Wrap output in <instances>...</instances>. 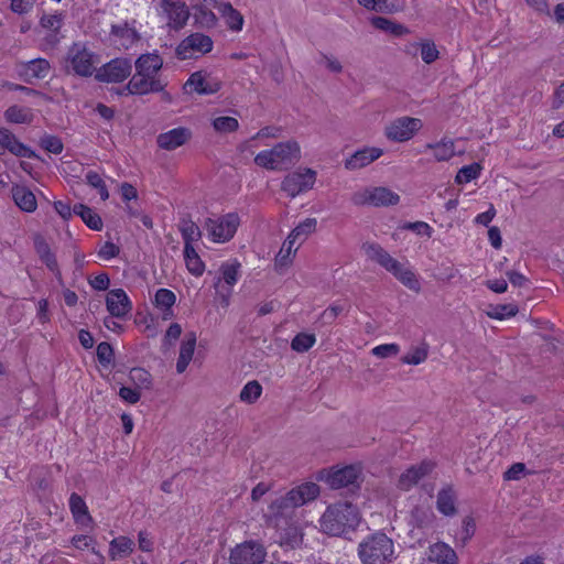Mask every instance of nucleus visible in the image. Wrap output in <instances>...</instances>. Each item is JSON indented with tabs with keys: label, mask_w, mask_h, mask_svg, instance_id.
<instances>
[{
	"label": "nucleus",
	"mask_w": 564,
	"mask_h": 564,
	"mask_svg": "<svg viewBox=\"0 0 564 564\" xmlns=\"http://www.w3.org/2000/svg\"><path fill=\"white\" fill-rule=\"evenodd\" d=\"M297 240L295 239H292V237L288 236V238L285 239V241L283 242L280 251L278 252L276 257H275V268L278 270H282L284 268H288L292 261H293V258L299 249V246H295V242Z\"/></svg>",
	"instance_id": "obj_31"
},
{
	"label": "nucleus",
	"mask_w": 564,
	"mask_h": 564,
	"mask_svg": "<svg viewBox=\"0 0 564 564\" xmlns=\"http://www.w3.org/2000/svg\"><path fill=\"white\" fill-rule=\"evenodd\" d=\"M69 509L76 523L88 527L93 522V518L88 512V508L84 499L73 492L69 497Z\"/></svg>",
	"instance_id": "obj_28"
},
{
	"label": "nucleus",
	"mask_w": 564,
	"mask_h": 564,
	"mask_svg": "<svg viewBox=\"0 0 564 564\" xmlns=\"http://www.w3.org/2000/svg\"><path fill=\"white\" fill-rule=\"evenodd\" d=\"M106 306L111 317L117 318H124L132 310V303L122 289H113L108 292Z\"/></svg>",
	"instance_id": "obj_18"
},
{
	"label": "nucleus",
	"mask_w": 564,
	"mask_h": 564,
	"mask_svg": "<svg viewBox=\"0 0 564 564\" xmlns=\"http://www.w3.org/2000/svg\"><path fill=\"white\" fill-rule=\"evenodd\" d=\"M41 147L53 154H59L64 149L62 140L55 135H44L41 139Z\"/></svg>",
	"instance_id": "obj_56"
},
{
	"label": "nucleus",
	"mask_w": 564,
	"mask_h": 564,
	"mask_svg": "<svg viewBox=\"0 0 564 564\" xmlns=\"http://www.w3.org/2000/svg\"><path fill=\"white\" fill-rule=\"evenodd\" d=\"M267 556L265 547L256 541L237 544L230 552V564H263Z\"/></svg>",
	"instance_id": "obj_12"
},
{
	"label": "nucleus",
	"mask_w": 564,
	"mask_h": 564,
	"mask_svg": "<svg viewBox=\"0 0 564 564\" xmlns=\"http://www.w3.org/2000/svg\"><path fill=\"white\" fill-rule=\"evenodd\" d=\"M180 230L184 241V248H194L193 243L202 237L199 227L192 220H183Z\"/></svg>",
	"instance_id": "obj_39"
},
{
	"label": "nucleus",
	"mask_w": 564,
	"mask_h": 564,
	"mask_svg": "<svg viewBox=\"0 0 564 564\" xmlns=\"http://www.w3.org/2000/svg\"><path fill=\"white\" fill-rule=\"evenodd\" d=\"M97 358L98 361L107 367L113 361V349L107 341H102L97 346Z\"/></svg>",
	"instance_id": "obj_57"
},
{
	"label": "nucleus",
	"mask_w": 564,
	"mask_h": 564,
	"mask_svg": "<svg viewBox=\"0 0 564 564\" xmlns=\"http://www.w3.org/2000/svg\"><path fill=\"white\" fill-rule=\"evenodd\" d=\"M399 195L386 187L366 188L352 195L356 205L389 206L399 202Z\"/></svg>",
	"instance_id": "obj_16"
},
{
	"label": "nucleus",
	"mask_w": 564,
	"mask_h": 564,
	"mask_svg": "<svg viewBox=\"0 0 564 564\" xmlns=\"http://www.w3.org/2000/svg\"><path fill=\"white\" fill-rule=\"evenodd\" d=\"M219 10L231 30L240 31L242 29L243 18L230 3H221Z\"/></svg>",
	"instance_id": "obj_41"
},
{
	"label": "nucleus",
	"mask_w": 564,
	"mask_h": 564,
	"mask_svg": "<svg viewBox=\"0 0 564 564\" xmlns=\"http://www.w3.org/2000/svg\"><path fill=\"white\" fill-rule=\"evenodd\" d=\"M220 82L207 76L203 72L193 73L184 86L185 89L189 91H195L199 95L216 94L220 89Z\"/></svg>",
	"instance_id": "obj_20"
},
{
	"label": "nucleus",
	"mask_w": 564,
	"mask_h": 564,
	"mask_svg": "<svg viewBox=\"0 0 564 564\" xmlns=\"http://www.w3.org/2000/svg\"><path fill=\"white\" fill-rule=\"evenodd\" d=\"M423 127L421 119L411 117H400L384 128L387 139L394 142H405L411 140Z\"/></svg>",
	"instance_id": "obj_11"
},
{
	"label": "nucleus",
	"mask_w": 564,
	"mask_h": 564,
	"mask_svg": "<svg viewBox=\"0 0 564 564\" xmlns=\"http://www.w3.org/2000/svg\"><path fill=\"white\" fill-rule=\"evenodd\" d=\"M120 252V249L117 245L113 242L107 241L104 243V246L99 249L98 256L104 260H110L112 258H116Z\"/></svg>",
	"instance_id": "obj_64"
},
{
	"label": "nucleus",
	"mask_w": 564,
	"mask_h": 564,
	"mask_svg": "<svg viewBox=\"0 0 564 564\" xmlns=\"http://www.w3.org/2000/svg\"><path fill=\"white\" fill-rule=\"evenodd\" d=\"M429 356L427 345L423 344L419 347L413 348L408 354L402 356L401 361L405 365H420L426 360Z\"/></svg>",
	"instance_id": "obj_49"
},
{
	"label": "nucleus",
	"mask_w": 564,
	"mask_h": 564,
	"mask_svg": "<svg viewBox=\"0 0 564 564\" xmlns=\"http://www.w3.org/2000/svg\"><path fill=\"white\" fill-rule=\"evenodd\" d=\"M10 9L12 12L23 15L29 13L33 8L32 0H10Z\"/></svg>",
	"instance_id": "obj_62"
},
{
	"label": "nucleus",
	"mask_w": 564,
	"mask_h": 564,
	"mask_svg": "<svg viewBox=\"0 0 564 564\" xmlns=\"http://www.w3.org/2000/svg\"><path fill=\"white\" fill-rule=\"evenodd\" d=\"M434 468V463L431 460H423L419 465L411 466L399 477L398 487L402 490H410L423 477L429 475Z\"/></svg>",
	"instance_id": "obj_21"
},
{
	"label": "nucleus",
	"mask_w": 564,
	"mask_h": 564,
	"mask_svg": "<svg viewBox=\"0 0 564 564\" xmlns=\"http://www.w3.org/2000/svg\"><path fill=\"white\" fill-rule=\"evenodd\" d=\"M476 523L474 518L465 517L463 520L462 529L458 533V538L463 544H466L475 534Z\"/></svg>",
	"instance_id": "obj_59"
},
{
	"label": "nucleus",
	"mask_w": 564,
	"mask_h": 564,
	"mask_svg": "<svg viewBox=\"0 0 564 564\" xmlns=\"http://www.w3.org/2000/svg\"><path fill=\"white\" fill-rule=\"evenodd\" d=\"M4 150H8L10 153L21 158L31 159L34 156V152L30 148L21 143L11 131L4 128H0L1 153Z\"/></svg>",
	"instance_id": "obj_24"
},
{
	"label": "nucleus",
	"mask_w": 564,
	"mask_h": 564,
	"mask_svg": "<svg viewBox=\"0 0 564 564\" xmlns=\"http://www.w3.org/2000/svg\"><path fill=\"white\" fill-rule=\"evenodd\" d=\"M25 74L32 78L43 79L51 70V65L45 58H34L24 65Z\"/></svg>",
	"instance_id": "obj_38"
},
{
	"label": "nucleus",
	"mask_w": 564,
	"mask_h": 564,
	"mask_svg": "<svg viewBox=\"0 0 564 564\" xmlns=\"http://www.w3.org/2000/svg\"><path fill=\"white\" fill-rule=\"evenodd\" d=\"M196 334L194 332L186 334L180 347V355L176 361L177 373H183L188 367L196 347Z\"/></svg>",
	"instance_id": "obj_26"
},
{
	"label": "nucleus",
	"mask_w": 564,
	"mask_h": 564,
	"mask_svg": "<svg viewBox=\"0 0 564 564\" xmlns=\"http://www.w3.org/2000/svg\"><path fill=\"white\" fill-rule=\"evenodd\" d=\"M262 393V387L257 380L249 381L240 391V400L246 403H254Z\"/></svg>",
	"instance_id": "obj_50"
},
{
	"label": "nucleus",
	"mask_w": 564,
	"mask_h": 564,
	"mask_svg": "<svg viewBox=\"0 0 564 564\" xmlns=\"http://www.w3.org/2000/svg\"><path fill=\"white\" fill-rule=\"evenodd\" d=\"M316 343L313 334L300 333L291 341V348L296 352H305Z\"/></svg>",
	"instance_id": "obj_51"
},
{
	"label": "nucleus",
	"mask_w": 564,
	"mask_h": 564,
	"mask_svg": "<svg viewBox=\"0 0 564 564\" xmlns=\"http://www.w3.org/2000/svg\"><path fill=\"white\" fill-rule=\"evenodd\" d=\"M319 495V487L314 482H306L291 489L286 495L271 501L267 513L269 525L278 530H288L296 533L294 513L296 508L314 500Z\"/></svg>",
	"instance_id": "obj_1"
},
{
	"label": "nucleus",
	"mask_w": 564,
	"mask_h": 564,
	"mask_svg": "<svg viewBox=\"0 0 564 564\" xmlns=\"http://www.w3.org/2000/svg\"><path fill=\"white\" fill-rule=\"evenodd\" d=\"M98 55L93 52L84 42L72 43L66 51L64 64L67 73H73L80 77H90L97 72Z\"/></svg>",
	"instance_id": "obj_7"
},
{
	"label": "nucleus",
	"mask_w": 564,
	"mask_h": 564,
	"mask_svg": "<svg viewBox=\"0 0 564 564\" xmlns=\"http://www.w3.org/2000/svg\"><path fill=\"white\" fill-rule=\"evenodd\" d=\"M405 229L414 231L419 236L431 238L433 228L424 221L408 223L404 225Z\"/></svg>",
	"instance_id": "obj_61"
},
{
	"label": "nucleus",
	"mask_w": 564,
	"mask_h": 564,
	"mask_svg": "<svg viewBox=\"0 0 564 564\" xmlns=\"http://www.w3.org/2000/svg\"><path fill=\"white\" fill-rule=\"evenodd\" d=\"M135 73L122 88L121 95H148L163 93L166 100H171L169 93L164 91L166 83L161 78L160 70L163 59L158 53L141 54L135 63Z\"/></svg>",
	"instance_id": "obj_2"
},
{
	"label": "nucleus",
	"mask_w": 564,
	"mask_h": 564,
	"mask_svg": "<svg viewBox=\"0 0 564 564\" xmlns=\"http://www.w3.org/2000/svg\"><path fill=\"white\" fill-rule=\"evenodd\" d=\"M358 556L362 564H390L395 558L394 543L387 534L376 532L359 543Z\"/></svg>",
	"instance_id": "obj_6"
},
{
	"label": "nucleus",
	"mask_w": 564,
	"mask_h": 564,
	"mask_svg": "<svg viewBox=\"0 0 564 564\" xmlns=\"http://www.w3.org/2000/svg\"><path fill=\"white\" fill-rule=\"evenodd\" d=\"M383 154V150L376 147H366L357 150L348 156L345 162V169L349 171L360 170L368 166Z\"/></svg>",
	"instance_id": "obj_19"
},
{
	"label": "nucleus",
	"mask_w": 564,
	"mask_h": 564,
	"mask_svg": "<svg viewBox=\"0 0 564 564\" xmlns=\"http://www.w3.org/2000/svg\"><path fill=\"white\" fill-rule=\"evenodd\" d=\"M158 17L169 30H182L188 19L189 9L183 0H153Z\"/></svg>",
	"instance_id": "obj_8"
},
{
	"label": "nucleus",
	"mask_w": 564,
	"mask_h": 564,
	"mask_svg": "<svg viewBox=\"0 0 564 564\" xmlns=\"http://www.w3.org/2000/svg\"><path fill=\"white\" fill-rule=\"evenodd\" d=\"M214 42L210 36L203 33H193L186 36L176 47V55L181 59L196 57L197 54H207L213 50Z\"/></svg>",
	"instance_id": "obj_15"
},
{
	"label": "nucleus",
	"mask_w": 564,
	"mask_h": 564,
	"mask_svg": "<svg viewBox=\"0 0 564 564\" xmlns=\"http://www.w3.org/2000/svg\"><path fill=\"white\" fill-rule=\"evenodd\" d=\"M316 182V172L312 169H303L288 174L281 184V188L290 197L294 198L301 193L313 188Z\"/></svg>",
	"instance_id": "obj_13"
},
{
	"label": "nucleus",
	"mask_w": 564,
	"mask_h": 564,
	"mask_svg": "<svg viewBox=\"0 0 564 564\" xmlns=\"http://www.w3.org/2000/svg\"><path fill=\"white\" fill-rule=\"evenodd\" d=\"M131 70L129 58L117 57L98 68L95 78L100 83H121L131 75Z\"/></svg>",
	"instance_id": "obj_14"
},
{
	"label": "nucleus",
	"mask_w": 564,
	"mask_h": 564,
	"mask_svg": "<svg viewBox=\"0 0 564 564\" xmlns=\"http://www.w3.org/2000/svg\"><path fill=\"white\" fill-rule=\"evenodd\" d=\"M426 149L433 151L437 162L449 161L456 154L454 141L446 138L435 143H427Z\"/></svg>",
	"instance_id": "obj_32"
},
{
	"label": "nucleus",
	"mask_w": 564,
	"mask_h": 564,
	"mask_svg": "<svg viewBox=\"0 0 564 564\" xmlns=\"http://www.w3.org/2000/svg\"><path fill=\"white\" fill-rule=\"evenodd\" d=\"M34 247L41 261L52 271H58V264L55 254L52 252L48 243L42 238L36 237L34 240Z\"/></svg>",
	"instance_id": "obj_33"
},
{
	"label": "nucleus",
	"mask_w": 564,
	"mask_h": 564,
	"mask_svg": "<svg viewBox=\"0 0 564 564\" xmlns=\"http://www.w3.org/2000/svg\"><path fill=\"white\" fill-rule=\"evenodd\" d=\"M110 35L124 50L131 48L141 40V35L137 29L130 25L127 21L119 24H112Z\"/></svg>",
	"instance_id": "obj_22"
},
{
	"label": "nucleus",
	"mask_w": 564,
	"mask_h": 564,
	"mask_svg": "<svg viewBox=\"0 0 564 564\" xmlns=\"http://www.w3.org/2000/svg\"><path fill=\"white\" fill-rule=\"evenodd\" d=\"M15 205L25 213L36 210L37 202L33 192L24 185H14L11 189Z\"/></svg>",
	"instance_id": "obj_25"
},
{
	"label": "nucleus",
	"mask_w": 564,
	"mask_h": 564,
	"mask_svg": "<svg viewBox=\"0 0 564 564\" xmlns=\"http://www.w3.org/2000/svg\"><path fill=\"white\" fill-rule=\"evenodd\" d=\"M130 379L139 386V388L150 389L152 384V376L143 368H133L130 371Z\"/></svg>",
	"instance_id": "obj_55"
},
{
	"label": "nucleus",
	"mask_w": 564,
	"mask_h": 564,
	"mask_svg": "<svg viewBox=\"0 0 564 564\" xmlns=\"http://www.w3.org/2000/svg\"><path fill=\"white\" fill-rule=\"evenodd\" d=\"M301 159V148L297 141L288 140L276 143L269 150H263L254 156V163L270 171L286 169Z\"/></svg>",
	"instance_id": "obj_5"
},
{
	"label": "nucleus",
	"mask_w": 564,
	"mask_h": 564,
	"mask_svg": "<svg viewBox=\"0 0 564 564\" xmlns=\"http://www.w3.org/2000/svg\"><path fill=\"white\" fill-rule=\"evenodd\" d=\"M70 543L74 547H76L78 550H85V549L91 547V550L94 551L95 540L93 536L82 534V535H74L70 540Z\"/></svg>",
	"instance_id": "obj_63"
},
{
	"label": "nucleus",
	"mask_w": 564,
	"mask_h": 564,
	"mask_svg": "<svg viewBox=\"0 0 564 564\" xmlns=\"http://www.w3.org/2000/svg\"><path fill=\"white\" fill-rule=\"evenodd\" d=\"M240 263L235 261L232 263H224L220 268L223 280L229 286L227 294L231 293V288L237 283L239 279Z\"/></svg>",
	"instance_id": "obj_46"
},
{
	"label": "nucleus",
	"mask_w": 564,
	"mask_h": 564,
	"mask_svg": "<svg viewBox=\"0 0 564 564\" xmlns=\"http://www.w3.org/2000/svg\"><path fill=\"white\" fill-rule=\"evenodd\" d=\"M367 10L392 13L401 8L400 0H357Z\"/></svg>",
	"instance_id": "obj_35"
},
{
	"label": "nucleus",
	"mask_w": 564,
	"mask_h": 564,
	"mask_svg": "<svg viewBox=\"0 0 564 564\" xmlns=\"http://www.w3.org/2000/svg\"><path fill=\"white\" fill-rule=\"evenodd\" d=\"M134 541L128 536L120 535L109 543V557L112 561L129 556L134 550Z\"/></svg>",
	"instance_id": "obj_29"
},
{
	"label": "nucleus",
	"mask_w": 564,
	"mask_h": 564,
	"mask_svg": "<svg viewBox=\"0 0 564 564\" xmlns=\"http://www.w3.org/2000/svg\"><path fill=\"white\" fill-rule=\"evenodd\" d=\"M74 214L78 215L90 229L101 230L102 220L90 207L77 204L74 206Z\"/></svg>",
	"instance_id": "obj_36"
},
{
	"label": "nucleus",
	"mask_w": 564,
	"mask_h": 564,
	"mask_svg": "<svg viewBox=\"0 0 564 564\" xmlns=\"http://www.w3.org/2000/svg\"><path fill=\"white\" fill-rule=\"evenodd\" d=\"M481 172V166L478 163H471L469 165H465L457 172L455 176V182L457 184H465L476 180Z\"/></svg>",
	"instance_id": "obj_48"
},
{
	"label": "nucleus",
	"mask_w": 564,
	"mask_h": 564,
	"mask_svg": "<svg viewBox=\"0 0 564 564\" xmlns=\"http://www.w3.org/2000/svg\"><path fill=\"white\" fill-rule=\"evenodd\" d=\"M433 512L430 507L416 506L411 511V521L415 523L417 528H424L429 525L433 520Z\"/></svg>",
	"instance_id": "obj_47"
},
{
	"label": "nucleus",
	"mask_w": 564,
	"mask_h": 564,
	"mask_svg": "<svg viewBox=\"0 0 564 564\" xmlns=\"http://www.w3.org/2000/svg\"><path fill=\"white\" fill-rule=\"evenodd\" d=\"M362 251L366 257L384 268L390 272L397 280H399L404 286L414 292H420L421 283L410 267L399 262L388 251H386L380 245L376 242H366L362 245Z\"/></svg>",
	"instance_id": "obj_3"
},
{
	"label": "nucleus",
	"mask_w": 564,
	"mask_h": 564,
	"mask_svg": "<svg viewBox=\"0 0 564 564\" xmlns=\"http://www.w3.org/2000/svg\"><path fill=\"white\" fill-rule=\"evenodd\" d=\"M400 351L398 344H382L372 348L371 354L378 358L397 356Z\"/></svg>",
	"instance_id": "obj_60"
},
{
	"label": "nucleus",
	"mask_w": 564,
	"mask_h": 564,
	"mask_svg": "<svg viewBox=\"0 0 564 564\" xmlns=\"http://www.w3.org/2000/svg\"><path fill=\"white\" fill-rule=\"evenodd\" d=\"M86 182L87 184H89L91 187L98 189V193L100 195V198L102 200H106L108 199L109 197V192L107 189V186L105 184V181L101 178V176L95 172V171H89L87 174H86Z\"/></svg>",
	"instance_id": "obj_54"
},
{
	"label": "nucleus",
	"mask_w": 564,
	"mask_h": 564,
	"mask_svg": "<svg viewBox=\"0 0 564 564\" xmlns=\"http://www.w3.org/2000/svg\"><path fill=\"white\" fill-rule=\"evenodd\" d=\"M240 225V217L236 213L209 217L205 220L208 238L216 243L231 240Z\"/></svg>",
	"instance_id": "obj_9"
},
{
	"label": "nucleus",
	"mask_w": 564,
	"mask_h": 564,
	"mask_svg": "<svg viewBox=\"0 0 564 564\" xmlns=\"http://www.w3.org/2000/svg\"><path fill=\"white\" fill-rule=\"evenodd\" d=\"M360 522L358 509L350 502H337L329 506L321 518L323 532L339 536L355 530Z\"/></svg>",
	"instance_id": "obj_4"
},
{
	"label": "nucleus",
	"mask_w": 564,
	"mask_h": 564,
	"mask_svg": "<svg viewBox=\"0 0 564 564\" xmlns=\"http://www.w3.org/2000/svg\"><path fill=\"white\" fill-rule=\"evenodd\" d=\"M371 24L383 32L390 33L394 36H403L410 33V30L401 24L393 22L383 17H375L371 19Z\"/></svg>",
	"instance_id": "obj_34"
},
{
	"label": "nucleus",
	"mask_w": 564,
	"mask_h": 564,
	"mask_svg": "<svg viewBox=\"0 0 564 564\" xmlns=\"http://www.w3.org/2000/svg\"><path fill=\"white\" fill-rule=\"evenodd\" d=\"M437 510L444 516H454L456 513L455 496L451 489H442L437 494Z\"/></svg>",
	"instance_id": "obj_40"
},
{
	"label": "nucleus",
	"mask_w": 564,
	"mask_h": 564,
	"mask_svg": "<svg viewBox=\"0 0 564 564\" xmlns=\"http://www.w3.org/2000/svg\"><path fill=\"white\" fill-rule=\"evenodd\" d=\"M212 126L216 132L225 134L237 131L239 122L234 117L221 116L214 118L212 120Z\"/></svg>",
	"instance_id": "obj_45"
},
{
	"label": "nucleus",
	"mask_w": 564,
	"mask_h": 564,
	"mask_svg": "<svg viewBox=\"0 0 564 564\" xmlns=\"http://www.w3.org/2000/svg\"><path fill=\"white\" fill-rule=\"evenodd\" d=\"M176 302L175 294L167 289H159L155 293V306L162 311V318L164 321L173 317V306Z\"/></svg>",
	"instance_id": "obj_30"
},
{
	"label": "nucleus",
	"mask_w": 564,
	"mask_h": 564,
	"mask_svg": "<svg viewBox=\"0 0 564 564\" xmlns=\"http://www.w3.org/2000/svg\"><path fill=\"white\" fill-rule=\"evenodd\" d=\"M518 306L516 304H498L492 306L487 315L492 319L502 321L508 317H512L518 313Z\"/></svg>",
	"instance_id": "obj_52"
},
{
	"label": "nucleus",
	"mask_w": 564,
	"mask_h": 564,
	"mask_svg": "<svg viewBox=\"0 0 564 564\" xmlns=\"http://www.w3.org/2000/svg\"><path fill=\"white\" fill-rule=\"evenodd\" d=\"M194 19L195 23L199 28L204 29L214 28L217 23V18L215 13L212 10L207 9L205 6H198L195 8Z\"/></svg>",
	"instance_id": "obj_43"
},
{
	"label": "nucleus",
	"mask_w": 564,
	"mask_h": 564,
	"mask_svg": "<svg viewBox=\"0 0 564 564\" xmlns=\"http://www.w3.org/2000/svg\"><path fill=\"white\" fill-rule=\"evenodd\" d=\"M65 14L61 11L54 13H43L39 21L40 32H44V36L40 41V48L43 52L54 50L63 39L61 34L64 25Z\"/></svg>",
	"instance_id": "obj_10"
},
{
	"label": "nucleus",
	"mask_w": 564,
	"mask_h": 564,
	"mask_svg": "<svg viewBox=\"0 0 564 564\" xmlns=\"http://www.w3.org/2000/svg\"><path fill=\"white\" fill-rule=\"evenodd\" d=\"M283 129L276 126H267L261 128L249 142L261 140V139H279L282 135Z\"/></svg>",
	"instance_id": "obj_58"
},
{
	"label": "nucleus",
	"mask_w": 564,
	"mask_h": 564,
	"mask_svg": "<svg viewBox=\"0 0 564 564\" xmlns=\"http://www.w3.org/2000/svg\"><path fill=\"white\" fill-rule=\"evenodd\" d=\"M317 220L315 218H306L301 221L291 232L290 237L299 241L301 245L312 232L315 231Z\"/></svg>",
	"instance_id": "obj_42"
},
{
	"label": "nucleus",
	"mask_w": 564,
	"mask_h": 564,
	"mask_svg": "<svg viewBox=\"0 0 564 564\" xmlns=\"http://www.w3.org/2000/svg\"><path fill=\"white\" fill-rule=\"evenodd\" d=\"M191 131L187 128L178 127L158 135V145L161 149L172 151L185 144L191 139Z\"/></svg>",
	"instance_id": "obj_23"
},
{
	"label": "nucleus",
	"mask_w": 564,
	"mask_h": 564,
	"mask_svg": "<svg viewBox=\"0 0 564 564\" xmlns=\"http://www.w3.org/2000/svg\"><path fill=\"white\" fill-rule=\"evenodd\" d=\"M183 254L186 268L189 273L195 276L203 275L205 271V263L196 252L195 248H184Z\"/></svg>",
	"instance_id": "obj_37"
},
{
	"label": "nucleus",
	"mask_w": 564,
	"mask_h": 564,
	"mask_svg": "<svg viewBox=\"0 0 564 564\" xmlns=\"http://www.w3.org/2000/svg\"><path fill=\"white\" fill-rule=\"evenodd\" d=\"M361 477V468L358 465H349L332 470L326 477L327 485L333 489L358 485Z\"/></svg>",
	"instance_id": "obj_17"
},
{
	"label": "nucleus",
	"mask_w": 564,
	"mask_h": 564,
	"mask_svg": "<svg viewBox=\"0 0 564 564\" xmlns=\"http://www.w3.org/2000/svg\"><path fill=\"white\" fill-rule=\"evenodd\" d=\"M4 117H6L7 121H9V122L26 123V122H31L32 112L29 108L11 106L6 110Z\"/></svg>",
	"instance_id": "obj_44"
},
{
	"label": "nucleus",
	"mask_w": 564,
	"mask_h": 564,
	"mask_svg": "<svg viewBox=\"0 0 564 564\" xmlns=\"http://www.w3.org/2000/svg\"><path fill=\"white\" fill-rule=\"evenodd\" d=\"M430 560L436 564H458L456 552L444 542H437L430 546Z\"/></svg>",
	"instance_id": "obj_27"
},
{
	"label": "nucleus",
	"mask_w": 564,
	"mask_h": 564,
	"mask_svg": "<svg viewBox=\"0 0 564 564\" xmlns=\"http://www.w3.org/2000/svg\"><path fill=\"white\" fill-rule=\"evenodd\" d=\"M420 55L424 63L432 64L440 57V52L432 40H422Z\"/></svg>",
	"instance_id": "obj_53"
}]
</instances>
